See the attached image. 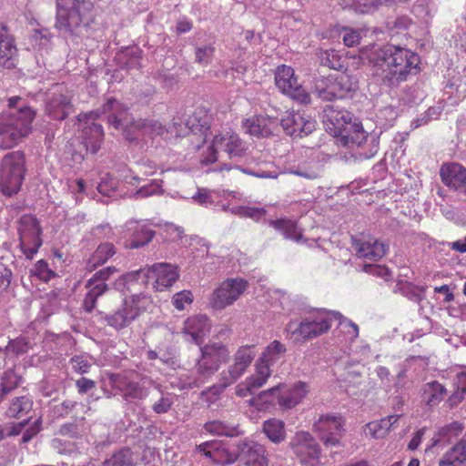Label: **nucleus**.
Listing matches in <instances>:
<instances>
[{"mask_svg": "<svg viewBox=\"0 0 466 466\" xmlns=\"http://www.w3.org/2000/svg\"><path fill=\"white\" fill-rule=\"evenodd\" d=\"M103 466H135L133 452L129 448H122L115 452L110 459L106 460Z\"/></svg>", "mask_w": 466, "mask_h": 466, "instance_id": "c03bdc74", "label": "nucleus"}, {"mask_svg": "<svg viewBox=\"0 0 466 466\" xmlns=\"http://www.w3.org/2000/svg\"><path fill=\"white\" fill-rule=\"evenodd\" d=\"M464 430V424L460 421H452L443 427H441L431 440L430 448L440 444L447 445L453 439L457 438Z\"/></svg>", "mask_w": 466, "mask_h": 466, "instance_id": "c756f323", "label": "nucleus"}, {"mask_svg": "<svg viewBox=\"0 0 466 466\" xmlns=\"http://www.w3.org/2000/svg\"><path fill=\"white\" fill-rule=\"evenodd\" d=\"M313 429L326 447L339 446L341 434L345 431L344 420L341 416L321 415L314 422Z\"/></svg>", "mask_w": 466, "mask_h": 466, "instance_id": "ddd939ff", "label": "nucleus"}, {"mask_svg": "<svg viewBox=\"0 0 466 466\" xmlns=\"http://www.w3.org/2000/svg\"><path fill=\"white\" fill-rule=\"evenodd\" d=\"M144 299H146V297L142 294L125 298L121 306L116 310L105 315V321L116 330H121L128 327L145 311L146 308L141 305Z\"/></svg>", "mask_w": 466, "mask_h": 466, "instance_id": "9d476101", "label": "nucleus"}, {"mask_svg": "<svg viewBox=\"0 0 466 466\" xmlns=\"http://www.w3.org/2000/svg\"><path fill=\"white\" fill-rule=\"evenodd\" d=\"M322 121L326 131L338 137L343 146L362 147L360 155L364 158H371L378 153L380 134L364 130L360 120L351 112L327 106Z\"/></svg>", "mask_w": 466, "mask_h": 466, "instance_id": "f03ea898", "label": "nucleus"}, {"mask_svg": "<svg viewBox=\"0 0 466 466\" xmlns=\"http://www.w3.org/2000/svg\"><path fill=\"white\" fill-rule=\"evenodd\" d=\"M165 193L162 179H152L147 185L139 187L134 194L135 199L147 198L153 196H162Z\"/></svg>", "mask_w": 466, "mask_h": 466, "instance_id": "37998d69", "label": "nucleus"}, {"mask_svg": "<svg viewBox=\"0 0 466 466\" xmlns=\"http://www.w3.org/2000/svg\"><path fill=\"white\" fill-rule=\"evenodd\" d=\"M279 394L280 384L259 392L254 400L262 405L278 404L279 406Z\"/></svg>", "mask_w": 466, "mask_h": 466, "instance_id": "3c124183", "label": "nucleus"}, {"mask_svg": "<svg viewBox=\"0 0 466 466\" xmlns=\"http://www.w3.org/2000/svg\"><path fill=\"white\" fill-rule=\"evenodd\" d=\"M337 100L352 98L359 89V81L355 76L345 73L331 74Z\"/></svg>", "mask_w": 466, "mask_h": 466, "instance_id": "cd10ccee", "label": "nucleus"}, {"mask_svg": "<svg viewBox=\"0 0 466 466\" xmlns=\"http://www.w3.org/2000/svg\"><path fill=\"white\" fill-rule=\"evenodd\" d=\"M440 176L445 186L459 191L466 179V167L455 162L443 164L440 170Z\"/></svg>", "mask_w": 466, "mask_h": 466, "instance_id": "a878e982", "label": "nucleus"}, {"mask_svg": "<svg viewBox=\"0 0 466 466\" xmlns=\"http://www.w3.org/2000/svg\"><path fill=\"white\" fill-rule=\"evenodd\" d=\"M116 268L115 267H106L98 271H96L86 282V286L93 285L94 283L102 282L106 283V281L115 273L116 272Z\"/></svg>", "mask_w": 466, "mask_h": 466, "instance_id": "338daca9", "label": "nucleus"}, {"mask_svg": "<svg viewBox=\"0 0 466 466\" xmlns=\"http://www.w3.org/2000/svg\"><path fill=\"white\" fill-rule=\"evenodd\" d=\"M127 228L130 232L127 247L138 248L147 245L155 237L156 232L147 224L140 222H128Z\"/></svg>", "mask_w": 466, "mask_h": 466, "instance_id": "bb28decb", "label": "nucleus"}, {"mask_svg": "<svg viewBox=\"0 0 466 466\" xmlns=\"http://www.w3.org/2000/svg\"><path fill=\"white\" fill-rule=\"evenodd\" d=\"M352 248L358 257L377 261L383 258L389 250V245L375 239L373 241H361L352 238Z\"/></svg>", "mask_w": 466, "mask_h": 466, "instance_id": "5701e85b", "label": "nucleus"}, {"mask_svg": "<svg viewBox=\"0 0 466 466\" xmlns=\"http://www.w3.org/2000/svg\"><path fill=\"white\" fill-rule=\"evenodd\" d=\"M381 4V0H351L350 8L356 13L367 14L373 12Z\"/></svg>", "mask_w": 466, "mask_h": 466, "instance_id": "6e6d98bb", "label": "nucleus"}, {"mask_svg": "<svg viewBox=\"0 0 466 466\" xmlns=\"http://www.w3.org/2000/svg\"><path fill=\"white\" fill-rule=\"evenodd\" d=\"M103 113V106L88 113L79 114L77 119L82 124V145L86 150L91 154H96L101 147L104 138L103 127L100 124L95 123V120Z\"/></svg>", "mask_w": 466, "mask_h": 466, "instance_id": "9b49d317", "label": "nucleus"}, {"mask_svg": "<svg viewBox=\"0 0 466 466\" xmlns=\"http://www.w3.org/2000/svg\"><path fill=\"white\" fill-rule=\"evenodd\" d=\"M333 320H339V325L345 324L350 327L352 330H348V333L353 338L359 336V327L356 323L343 317L339 311L325 309H315L300 321L291 319L285 329L296 339L309 340L328 332Z\"/></svg>", "mask_w": 466, "mask_h": 466, "instance_id": "20e7f679", "label": "nucleus"}, {"mask_svg": "<svg viewBox=\"0 0 466 466\" xmlns=\"http://www.w3.org/2000/svg\"><path fill=\"white\" fill-rule=\"evenodd\" d=\"M115 253L116 249L112 243H102L95 250L89 262L92 263V267L96 268L106 263Z\"/></svg>", "mask_w": 466, "mask_h": 466, "instance_id": "a18cd8bd", "label": "nucleus"}, {"mask_svg": "<svg viewBox=\"0 0 466 466\" xmlns=\"http://www.w3.org/2000/svg\"><path fill=\"white\" fill-rule=\"evenodd\" d=\"M42 233L19 236V247L26 258L32 259L43 244Z\"/></svg>", "mask_w": 466, "mask_h": 466, "instance_id": "ea45409f", "label": "nucleus"}, {"mask_svg": "<svg viewBox=\"0 0 466 466\" xmlns=\"http://www.w3.org/2000/svg\"><path fill=\"white\" fill-rule=\"evenodd\" d=\"M42 233L38 219L32 214H25L19 219V236L26 234Z\"/></svg>", "mask_w": 466, "mask_h": 466, "instance_id": "49530a36", "label": "nucleus"}, {"mask_svg": "<svg viewBox=\"0 0 466 466\" xmlns=\"http://www.w3.org/2000/svg\"><path fill=\"white\" fill-rule=\"evenodd\" d=\"M247 287L248 282L240 278L228 279L213 291L210 305L214 309H223L233 304Z\"/></svg>", "mask_w": 466, "mask_h": 466, "instance_id": "f8f14e48", "label": "nucleus"}, {"mask_svg": "<svg viewBox=\"0 0 466 466\" xmlns=\"http://www.w3.org/2000/svg\"><path fill=\"white\" fill-rule=\"evenodd\" d=\"M103 113H108V124L116 130H122L126 140L134 142L144 136L139 119L134 120L127 108L116 98L110 97L103 104Z\"/></svg>", "mask_w": 466, "mask_h": 466, "instance_id": "6e6552de", "label": "nucleus"}, {"mask_svg": "<svg viewBox=\"0 0 466 466\" xmlns=\"http://www.w3.org/2000/svg\"><path fill=\"white\" fill-rule=\"evenodd\" d=\"M312 93L322 101L337 100L331 75L314 78Z\"/></svg>", "mask_w": 466, "mask_h": 466, "instance_id": "473e14b6", "label": "nucleus"}, {"mask_svg": "<svg viewBox=\"0 0 466 466\" xmlns=\"http://www.w3.org/2000/svg\"><path fill=\"white\" fill-rule=\"evenodd\" d=\"M228 373L225 370H223L220 373V378L218 383L211 386L208 390L210 393L213 395H219L222 393L228 386L234 384L237 380L230 376L228 375Z\"/></svg>", "mask_w": 466, "mask_h": 466, "instance_id": "052dcab7", "label": "nucleus"}, {"mask_svg": "<svg viewBox=\"0 0 466 466\" xmlns=\"http://www.w3.org/2000/svg\"><path fill=\"white\" fill-rule=\"evenodd\" d=\"M8 111L0 114V146L11 148L16 146L32 130L35 111L19 96L8 98Z\"/></svg>", "mask_w": 466, "mask_h": 466, "instance_id": "7ed1b4c3", "label": "nucleus"}, {"mask_svg": "<svg viewBox=\"0 0 466 466\" xmlns=\"http://www.w3.org/2000/svg\"><path fill=\"white\" fill-rule=\"evenodd\" d=\"M26 172L25 156L21 150L5 155L1 164L0 187L5 196L12 197L18 193Z\"/></svg>", "mask_w": 466, "mask_h": 466, "instance_id": "0eeeda50", "label": "nucleus"}, {"mask_svg": "<svg viewBox=\"0 0 466 466\" xmlns=\"http://www.w3.org/2000/svg\"><path fill=\"white\" fill-rule=\"evenodd\" d=\"M368 59L374 66L373 77L380 86L396 88L420 71V56L411 50L394 45L373 47Z\"/></svg>", "mask_w": 466, "mask_h": 466, "instance_id": "f257e3e1", "label": "nucleus"}, {"mask_svg": "<svg viewBox=\"0 0 466 466\" xmlns=\"http://www.w3.org/2000/svg\"><path fill=\"white\" fill-rule=\"evenodd\" d=\"M214 53L215 47L212 45L198 46L195 50V62L202 66H208L211 63Z\"/></svg>", "mask_w": 466, "mask_h": 466, "instance_id": "864d4df0", "label": "nucleus"}, {"mask_svg": "<svg viewBox=\"0 0 466 466\" xmlns=\"http://www.w3.org/2000/svg\"><path fill=\"white\" fill-rule=\"evenodd\" d=\"M55 26L71 36L88 33L95 21L94 5L90 0H56Z\"/></svg>", "mask_w": 466, "mask_h": 466, "instance_id": "39448f33", "label": "nucleus"}, {"mask_svg": "<svg viewBox=\"0 0 466 466\" xmlns=\"http://www.w3.org/2000/svg\"><path fill=\"white\" fill-rule=\"evenodd\" d=\"M288 449L302 466H320L321 464V447L308 431H297L290 438Z\"/></svg>", "mask_w": 466, "mask_h": 466, "instance_id": "1a4fd4ad", "label": "nucleus"}, {"mask_svg": "<svg viewBox=\"0 0 466 466\" xmlns=\"http://www.w3.org/2000/svg\"><path fill=\"white\" fill-rule=\"evenodd\" d=\"M287 347L279 340L271 341L264 350L257 362L261 365H267L268 369L276 364L281 358L285 356Z\"/></svg>", "mask_w": 466, "mask_h": 466, "instance_id": "72a5a7b5", "label": "nucleus"}, {"mask_svg": "<svg viewBox=\"0 0 466 466\" xmlns=\"http://www.w3.org/2000/svg\"><path fill=\"white\" fill-rule=\"evenodd\" d=\"M86 288L88 291L84 298L82 308L86 312L91 313L96 308L98 298L109 289V286L106 283L96 282L90 286L86 285Z\"/></svg>", "mask_w": 466, "mask_h": 466, "instance_id": "58836bf2", "label": "nucleus"}, {"mask_svg": "<svg viewBox=\"0 0 466 466\" xmlns=\"http://www.w3.org/2000/svg\"><path fill=\"white\" fill-rule=\"evenodd\" d=\"M207 432L213 435L225 436V437H237L243 433L239 429L238 424L230 421L214 420L208 421L203 426Z\"/></svg>", "mask_w": 466, "mask_h": 466, "instance_id": "7c9ffc66", "label": "nucleus"}, {"mask_svg": "<svg viewBox=\"0 0 466 466\" xmlns=\"http://www.w3.org/2000/svg\"><path fill=\"white\" fill-rule=\"evenodd\" d=\"M140 127H142V131L144 136H157L163 133L164 127L159 121L157 120H148V119H139Z\"/></svg>", "mask_w": 466, "mask_h": 466, "instance_id": "bf43d9fd", "label": "nucleus"}, {"mask_svg": "<svg viewBox=\"0 0 466 466\" xmlns=\"http://www.w3.org/2000/svg\"><path fill=\"white\" fill-rule=\"evenodd\" d=\"M70 363L72 365V369L74 370V371L79 374L87 373L91 367V364L88 361L87 358L84 355L73 356L70 359Z\"/></svg>", "mask_w": 466, "mask_h": 466, "instance_id": "69168bd1", "label": "nucleus"}, {"mask_svg": "<svg viewBox=\"0 0 466 466\" xmlns=\"http://www.w3.org/2000/svg\"><path fill=\"white\" fill-rule=\"evenodd\" d=\"M256 357L255 346L245 345L238 349L233 356V363L226 370L231 378L238 380L244 375Z\"/></svg>", "mask_w": 466, "mask_h": 466, "instance_id": "aec40b11", "label": "nucleus"}, {"mask_svg": "<svg viewBox=\"0 0 466 466\" xmlns=\"http://www.w3.org/2000/svg\"><path fill=\"white\" fill-rule=\"evenodd\" d=\"M132 281H141L142 276L140 269L121 275L115 282L114 289L121 293H125L128 289V283Z\"/></svg>", "mask_w": 466, "mask_h": 466, "instance_id": "603ef678", "label": "nucleus"}, {"mask_svg": "<svg viewBox=\"0 0 466 466\" xmlns=\"http://www.w3.org/2000/svg\"><path fill=\"white\" fill-rule=\"evenodd\" d=\"M188 128L194 134H199L200 137H203V142L206 141L209 131V126L207 121H201L196 115L189 117L187 122Z\"/></svg>", "mask_w": 466, "mask_h": 466, "instance_id": "5fc2aeb1", "label": "nucleus"}, {"mask_svg": "<svg viewBox=\"0 0 466 466\" xmlns=\"http://www.w3.org/2000/svg\"><path fill=\"white\" fill-rule=\"evenodd\" d=\"M275 84L284 94L292 92L294 86L298 85L294 69L286 65L278 66L275 72Z\"/></svg>", "mask_w": 466, "mask_h": 466, "instance_id": "f704fd0d", "label": "nucleus"}, {"mask_svg": "<svg viewBox=\"0 0 466 466\" xmlns=\"http://www.w3.org/2000/svg\"><path fill=\"white\" fill-rule=\"evenodd\" d=\"M16 51L15 39L8 33V27L0 23V66L7 69L15 67V56Z\"/></svg>", "mask_w": 466, "mask_h": 466, "instance_id": "b1692460", "label": "nucleus"}, {"mask_svg": "<svg viewBox=\"0 0 466 466\" xmlns=\"http://www.w3.org/2000/svg\"><path fill=\"white\" fill-rule=\"evenodd\" d=\"M263 118H265L264 137L278 136L281 129L280 120L269 116H263Z\"/></svg>", "mask_w": 466, "mask_h": 466, "instance_id": "e2e57ef3", "label": "nucleus"}, {"mask_svg": "<svg viewBox=\"0 0 466 466\" xmlns=\"http://www.w3.org/2000/svg\"><path fill=\"white\" fill-rule=\"evenodd\" d=\"M235 214L242 218H249L255 221H258L267 214V210L264 208L242 206L237 208Z\"/></svg>", "mask_w": 466, "mask_h": 466, "instance_id": "4d7b16f0", "label": "nucleus"}, {"mask_svg": "<svg viewBox=\"0 0 466 466\" xmlns=\"http://www.w3.org/2000/svg\"><path fill=\"white\" fill-rule=\"evenodd\" d=\"M193 301V295L189 290H182L176 293L172 298V304L178 310H183L186 304H191Z\"/></svg>", "mask_w": 466, "mask_h": 466, "instance_id": "0e129e2a", "label": "nucleus"}, {"mask_svg": "<svg viewBox=\"0 0 466 466\" xmlns=\"http://www.w3.org/2000/svg\"><path fill=\"white\" fill-rule=\"evenodd\" d=\"M110 380L113 388L117 390L122 394V398L127 402L142 400L149 395L148 388L126 376L113 374L110 376Z\"/></svg>", "mask_w": 466, "mask_h": 466, "instance_id": "f3484780", "label": "nucleus"}, {"mask_svg": "<svg viewBox=\"0 0 466 466\" xmlns=\"http://www.w3.org/2000/svg\"><path fill=\"white\" fill-rule=\"evenodd\" d=\"M270 369L267 365L256 363V373L247 378L243 389L241 385L237 387V394L240 397L246 396V391L254 394L255 390L261 388L270 376Z\"/></svg>", "mask_w": 466, "mask_h": 466, "instance_id": "c85d7f7f", "label": "nucleus"}, {"mask_svg": "<svg viewBox=\"0 0 466 466\" xmlns=\"http://www.w3.org/2000/svg\"><path fill=\"white\" fill-rule=\"evenodd\" d=\"M423 394L427 404L435 406L443 400L444 396L447 394V390L442 384L434 380L425 384Z\"/></svg>", "mask_w": 466, "mask_h": 466, "instance_id": "79ce46f5", "label": "nucleus"}, {"mask_svg": "<svg viewBox=\"0 0 466 466\" xmlns=\"http://www.w3.org/2000/svg\"><path fill=\"white\" fill-rule=\"evenodd\" d=\"M446 460H451L456 464L466 462V440H461L444 453Z\"/></svg>", "mask_w": 466, "mask_h": 466, "instance_id": "8fccbe9b", "label": "nucleus"}, {"mask_svg": "<svg viewBox=\"0 0 466 466\" xmlns=\"http://www.w3.org/2000/svg\"><path fill=\"white\" fill-rule=\"evenodd\" d=\"M201 356L195 365V378L190 388L201 387L229 359L228 347L220 342L207 344L200 348Z\"/></svg>", "mask_w": 466, "mask_h": 466, "instance_id": "423d86ee", "label": "nucleus"}, {"mask_svg": "<svg viewBox=\"0 0 466 466\" xmlns=\"http://www.w3.org/2000/svg\"><path fill=\"white\" fill-rule=\"evenodd\" d=\"M33 408V401L26 396L14 398L6 410L9 418L19 419L26 415Z\"/></svg>", "mask_w": 466, "mask_h": 466, "instance_id": "a19ab883", "label": "nucleus"}, {"mask_svg": "<svg viewBox=\"0 0 466 466\" xmlns=\"http://www.w3.org/2000/svg\"><path fill=\"white\" fill-rule=\"evenodd\" d=\"M309 386L303 381H298L292 386L280 384L279 407L289 410L297 406L306 397Z\"/></svg>", "mask_w": 466, "mask_h": 466, "instance_id": "412c9836", "label": "nucleus"}, {"mask_svg": "<svg viewBox=\"0 0 466 466\" xmlns=\"http://www.w3.org/2000/svg\"><path fill=\"white\" fill-rule=\"evenodd\" d=\"M34 274L44 281H48L55 277V272L48 268V264L46 260H38L32 269Z\"/></svg>", "mask_w": 466, "mask_h": 466, "instance_id": "680f3d73", "label": "nucleus"}, {"mask_svg": "<svg viewBox=\"0 0 466 466\" xmlns=\"http://www.w3.org/2000/svg\"><path fill=\"white\" fill-rule=\"evenodd\" d=\"M234 455L237 457L235 462L253 466H268L266 449L258 442L243 439L238 441L234 445Z\"/></svg>", "mask_w": 466, "mask_h": 466, "instance_id": "2eb2a0df", "label": "nucleus"}, {"mask_svg": "<svg viewBox=\"0 0 466 466\" xmlns=\"http://www.w3.org/2000/svg\"><path fill=\"white\" fill-rule=\"evenodd\" d=\"M72 111L70 98L60 93L52 94L46 103V114L54 120H65Z\"/></svg>", "mask_w": 466, "mask_h": 466, "instance_id": "4be33fe9", "label": "nucleus"}, {"mask_svg": "<svg viewBox=\"0 0 466 466\" xmlns=\"http://www.w3.org/2000/svg\"><path fill=\"white\" fill-rule=\"evenodd\" d=\"M210 329V322L206 315H197L188 318L183 328L186 336L190 337V341L199 345L202 343L203 338Z\"/></svg>", "mask_w": 466, "mask_h": 466, "instance_id": "393cba45", "label": "nucleus"}, {"mask_svg": "<svg viewBox=\"0 0 466 466\" xmlns=\"http://www.w3.org/2000/svg\"><path fill=\"white\" fill-rule=\"evenodd\" d=\"M196 451L211 463L218 466H228L235 463L234 450L229 451L221 441H209L202 442L196 446Z\"/></svg>", "mask_w": 466, "mask_h": 466, "instance_id": "dca6fc26", "label": "nucleus"}, {"mask_svg": "<svg viewBox=\"0 0 466 466\" xmlns=\"http://www.w3.org/2000/svg\"><path fill=\"white\" fill-rule=\"evenodd\" d=\"M22 383V377L18 375L15 369L5 370L0 376V404L5 400L6 396L13 392Z\"/></svg>", "mask_w": 466, "mask_h": 466, "instance_id": "4c0bfd02", "label": "nucleus"}, {"mask_svg": "<svg viewBox=\"0 0 466 466\" xmlns=\"http://www.w3.org/2000/svg\"><path fill=\"white\" fill-rule=\"evenodd\" d=\"M31 348L32 344L30 339L26 337L19 336L15 339L9 340L7 346L5 348V351L6 354L12 353L18 357L27 353Z\"/></svg>", "mask_w": 466, "mask_h": 466, "instance_id": "de8ad7c7", "label": "nucleus"}, {"mask_svg": "<svg viewBox=\"0 0 466 466\" xmlns=\"http://www.w3.org/2000/svg\"><path fill=\"white\" fill-rule=\"evenodd\" d=\"M58 434L71 439H79L81 437L79 427L76 422H66L62 424L58 430Z\"/></svg>", "mask_w": 466, "mask_h": 466, "instance_id": "774afa93", "label": "nucleus"}, {"mask_svg": "<svg viewBox=\"0 0 466 466\" xmlns=\"http://www.w3.org/2000/svg\"><path fill=\"white\" fill-rule=\"evenodd\" d=\"M262 432L275 444H279L286 439L285 423L276 418L268 419L263 422Z\"/></svg>", "mask_w": 466, "mask_h": 466, "instance_id": "e433bc0d", "label": "nucleus"}, {"mask_svg": "<svg viewBox=\"0 0 466 466\" xmlns=\"http://www.w3.org/2000/svg\"><path fill=\"white\" fill-rule=\"evenodd\" d=\"M280 126L287 135L302 137L315 130L316 121L309 116L305 117L299 112H292L280 119Z\"/></svg>", "mask_w": 466, "mask_h": 466, "instance_id": "a211bd4d", "label": "nucleus"}, {"mask_svg": "<svg viewBox=\"0 0 466 466\" xmlns=\"http://www.w3.org/2000/svg\"><path fill=\"white\" fill-rule=\"evenodd\" d=\"M269 225L276 230L279 231L285 238L301 242L303 240V234L301 229L298 228L294 220L289 218H279L276 220H269Z\"/></svg>", "mask_w": 466, "mask_h": 466, "instance_id": "c9c22d12", "label": "nucleus"}, {"mask_svg": "<svg viewBox=\"0 0 466 466\" xmlns=\"http://www.w3.org/2000/svg\"><path fill=\"white\" fill-rule=\"evenodd\" d=\"M142 283L147 284L150 279H154V288L163 291L171 287L178 279L177 268L170 263H155L151 267L140 268Z\"/></svg>", "mask_w": 466, "mask_h": 466, "instance_id": "4468645a", "label": "nucleus"}, {"mask_svg": "<svg viewBox=\"0 0 466 466\" xmlns=\"http://www.w3.org/2000/svg\"><path fill=\"white\" fill-rule=\"evenodd\" d=\"M214 144L219 150L226 152L232 161L238 162L247 155L246 143L236 133L215 136Z\"/></svg>", "mask_w": 466, "mask_h": 466, "instance_id": "6ab92c4d", "label": "nucleus"}, {"mask_svg": "<svg viewBox=\"0 0 466 466\" xmlns=\"http://www.w3.org/2000/svg\"><path fill=\"white\" fill-rule=\"evenodd\" d=\"M320 64L335 70L342 67L340 56L334 50H328L321 54Z\"/></svg>", "mask_w": 466, "mask_h": 466, "instance_id": "13d9d810", "label": "nucleus"}, {"mask_svg": "<svg viewBox=\"0 0 466 466\" xmlns=\"http://www.w3.org/2000/svg\"><path fill=\"white\" fill-rule=\"evenodd\" d=\"M265 118L263 115H256L250 118H247L242 122L247 132L257 137H264Z\"/></svg>", "mask_w": 466, "mask_h": 466, "instance_id": "09e8293b", "label": "nucleus"}, {"mask_svg": "<svg viewBox=\"0 0 466 466\" xmlns=\"http://www.w3.org/2000/svg\"><path fill=\"white\" fill-rule=\"evenodd\" d=\"M143 51L137 46H127L116 55L118 65L125 69H139L141 67Z\"/></svg>", "mask_w": 466, "mask_h": 466, "instance_id": "2f4dec72", "label": "nucleus"}]
</instances>
